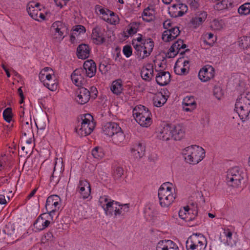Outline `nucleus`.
<instances>
[{
    "label": "nucleus",
    "instance_id": "obj_11",
    "mask_svg": "<svg viewBox=\"0 0 250 250\" xmlns=\"http://www.w3.org/2000/svg\"><path fill=\"white\" fill-rule=\"evenodd\" d=\"M214 76V68L209 65H205L199 71L198 77L200 80L206 82L213 78Z\"/></svg>",
    "mask_w": 250,
    "mask_h": 250
},
{
    "label": "nucleus",
    "instance_id": "obj_19",
    "mask_svg": "<svg viewBox=\"0 0 250 250\" xmlns=\"http://www.w3.org/2000/svg\"><path fill=\"white\" fill-rule=\"evenodd\" d=\"M170 81V75L168 72L160 71L156 77L157 83L161 86L167 84Z\"/></svg>",
    "mask_w": 250,
    "mask_h": 250
},
{
    "label": "nucleus",
    "instance_id": "obj_42",
    "mask_svg": "<svg viewBox=\"0 0 250 250\" xmlns=\"http://www.w3.org/2000/svg\"><path fill=\"white\" fill-rule=\"evenodd\" d=\"M150 10V9L148 8L144 10L143 14V19L144 21H149L152 20L153 13Z\"/></svg>",
    "mask_w": 250,
    "mask_h": 250
},
{
    "label": "nucleus",
    "instance_id": "obj_53",
    "mask_svg": "<svg viewBox=\"0 0 250 250\" xmlns=\"http://www.w3.org/2000/svg\"><path fill=\"white\" fill-rule=\"evenodd\" d=\"M42 82L43 83L44 85L51 91H54L57 88V85L55 83H46L45 81Z\"/></svg>",
    "mask_w": 250,
    "mask_h": 250
},
{
    "label": "nucleus",
    "instance_id": "obj_45",
    "mask_svg": "<svg viewBox=\"0 0 250 250\" xmlns=\"http://www.w3.org/2000/svg\"><path fill=\"white\" fill-rule=\"evenodd\" d=\"M178 53V51L176 48L174 47V45L172 44L169 48V51L167 53L166 56L167 58H171L174 57Z\"/></svg>",
    "mask_w": 250,
    "mask_h": 250
},
{
    "label": "nucleus",
    "instance_id": "obj_62",
    "mask_svg": "<svg viewBox=\"0 0 250 250\" xmlns=\"http://www.w3.org/2000/svg\"><path fill=\"white\" fill-rule=\"evenodd\" d=\"M170 247H168L167 250H178V248L177 245L171 241V244H170Z\"/></svg>",
    "mask_w": 250,
    "mask_h": 250
},
{
    "label": "nucleus",
    "instance_id": "obj_13",
    "mask_svg": "<svg viewBox=\"0 0 250 250\" xmlns=\"http://www.w3.org/2000/svg\"><path fill=\"white\" fill-rule=\"evenodd\" d=\"M82 70L86 77L89 78L92 77L95 75L96 72L95 62L92 60H88L85 61Z\"/></svg>",
    "mask_w": 250,
    "mask_h": 250
},
{
    "label": "nucleus",
    "instance_id": "obj_27",
    "mask_svg": "<svg viewBox=\"0 0 250 250\" xmlns=\"http://www.w3.org/2000/svg\"><path fill=\"white\" fill-rule=\"evenodd\" d=\"M149 67L143 68L141 73L142 78L146 81H150L153 76V69L151 66Z\"/></svg>",
    "mask_w": 250,
    "mask_h": 250
},
{
    "label": "nucleus",
    "instance_id": "obj_38",
    "mask_svg": "<svg viewBox=\"0 0 250 250\" xmlns=\"http://www.w3.org/2000/svg\"><path fill=\"white\" fill-rule=\"evenodd\" d=\"M139 24L137 22L130 23L127 26L126 32L128 33V36L132 35L137 32Z\"/></svg>",
    "mask_w": 250,
    "mask_h": 250
},
{
    "label": "nucleus",
    "instance_id": "obj_41",
    "mask_svg": "<svg viewBox=\"0 0 250 250\" xmlns=\"http://www.w3.org/2000/svg\"><path fill=\"white\" fill-rule=\"evenodd\" d=\"M95 9L97 13L99 12L100 14H102L104 16V15H105L106 14H109V16H114V13L108 9H104L102 7V6L97 5L95 6Z\"/></svg>",
    "mask_w": 250,
    "mask_h": 250
},
{
    "label": "nucleus",
    "instance_id": "obj_6",
    "mask_svg": "<svg viewBox=\"0 0 250 250\" xmlns=\"http://www.w3.org/2000/svg\"><path fill=\"white\" fill-rule=\"evenodd\" d=\"M244 173L240 171L238 167L229 169L226 176V182L230 187H238L244 179Z\"/></svg>",
    "mask_w": 250,
    "mask_h": 250
},
{
    "label": "nucleus",
    "instance_id": "obj_21",
    "mask_svg": "<svg viewBox=\"0 0 250 250\" xmlns=\"http://www.w3.org/2000/svg\"><path fill=\"white\" fill-rule=\"evenodd\" d=\"M157 137L163 141H167L171 138V127L168 125H165L159 131Z\"/></svg>",
    "mask_w": 250,
    "mask_h": 250
},
{
    "label": "nucleus",
    "instance_id": "obj_57",
    "mask_svg": "<svg viewBox=\"0 0 250 250\" xmlns=\"http://www.w3.org/2000/svg\"><path fill=\"white\" fill-rule=\"evenodd\" d=\"M74 31L79 32V33H81L82 32H85V28L83 26L81 25H77L75 27V28L74 29Z\"/></svg>",
    "mask_w": 250,
    "mask_h": 250
},
{
    "label": "nucleus",
    "instance_id": "obj_16",
    "mask_svg": "<svg viewBox=\"0 0 250 250\" xmlns=\"http://www.w3.org/2000/svg\"><path fill=\"white\" fill-rule=\"evenodd\" d=\"M180 31L177 26L172 27L169 30L165 31L162 35L163 41L168 42L175 39L179 34Z\"/></svg>",
    "mask_w": 250,
    "mask_h": 250
},
{
    "label": "nucleus",
    "instance_id": "obj_4",
    "mask_svg": "<svg viewBox=\"0 0 250 250\" xmlns=\"http://www.w3.org/2000/svg\"><path fill=\"white\" fill-rule=\"evenodd\" d=\"M95 122L90 114H83L81 116V122L76 128V132L82 136L89 135L95 127Z\"/></svg>",
    "mask_w": 250,
    "mask_h": 250
},
{
    "label": "nucleus",
    "instance_id": "obj_63",
    "mask_svg": "<svg viewBox=\"0 0 250 250\" xmlns=\"http://www.w3.org/2000/svg\"><path fill=\"white\" fill-rule=\"evenodd\" d=\"M171 26V22L169 20H167L163 23V27L165 29H168Z\"/></svg>",
    "mask_w": 250,
    "mask_h": 250
},
{
    "label": "nucleus",
    "instance_id": "obj_34",
    "mask_svg": "<svg viewBox=\"0 0 250 250\" xmlns=\"http://www.w3.org/2000/svg\"><path fill=\"white\" fill-rule=\"evenodd\" d=\"M27 12L29 15L33 19L39 21L40 20L38 19L39 13L40 12V10L38 8H35L32 6H28L27 8Z\"/></svg>",
    "mask_w": 250,
    "mask_h": 250
},
{
    "label": "nucleus",
    "instance_id": "obj_51",
    "mask_svg": "<svg viewBox=\"0 0 250 250\" xmlns=\"http://www.w3.org/2000/svg\"><path fill=\"white\" fill-rule=\"evenodd\" d=\"M171 186H172V184L168 182L164 183L161 186V187L160 188L159 190H167V191L169 192V193H172V192H171L172 188L171 187Z\"/></svg>",
    "mask_w": 250,
    "mask_h": 250
},
{
    "label": "nucleus",
    "instance_id": "obj_55",
    "mask_svg": "<svg viewBox=\"0 0 250 250\" xmlns=\"http://www.w3.org/2000/svg\"><path fill=\"white\" fill-rule=\"evenodd\" d=\"M58 28L59 29V30H56V34H58V35L56 36V38L62 39L63 37L62 38V36L63 34V29L64 28L63 24H62V26H58Z\"/></svg>",
    "mask_w": 250,
    "mask_h": 250
},
{
    "label": "nucleus",
    "instance_id": "obj_2",
    "mask_svg": "<svg viewBox=\"0 0 250 250\" xmlns=\"http://www.w3.org/2000/svg\"><path fill=\"white\" fill-rule=\"evenodd\" d=\"M183 154L188 163L195 165L203 159L205 156V151L199 146H191L185 148Z\"/></svg>",
    "mask_w": 250,
    "mask_h": 250
},
{
    "label": "nucleus",
    "instance_id": "obj_64",
    "mask_svg": "<svg viewBox=\"0 0 250 250\" xmlns=\"http://www.w3.org/2000/svg\"><path fill=\"white\" fill-rule=\"evenodd\" d=\"M7 203L6 200L5 196L0 194V204H6Z\"/></svg>",
    "mask_w": 250,
    "mask_h": 250
},
{
    "label": "nucleus",
    "instance_id": "obj_1",
    "mask_svg": "<svg viewBox=\"0 0 250 250\" xmlns=\"http://www.w3.org/2000/svg\"><path fill=\"white\" fill-rule=\"evenodd\" d=\"M234 109L242 120L249 119L250 116V93L242 94L239 97Z\"/></svg>",
    "mask_w": 250,
    "mask_h": 250
},
{
    "label": "nucleus",
    "instance_id": "obj_39",
    "mask_svg": "<svg viewBox=\"0 0 250 250\" xmlns=\"http://www.w3.org/2000/svg\"><path fill=\"white\" fill-rule=\"evenodd\" d=\"M12 108L11 107L6 108L3 112V119L5 121L10 123L12 118Z\"/></svg>",
    "mask_w": 250,
    "mask_h": 250
},
{
    "label": "nucleus",
    "instance_id": "obj_48",
    "mask_svg": "<svg viewBox=\"0 0 250 250\" xmlns=\"http://www.w3.org/2000/svg\"><path fill=\"white\" fill-rule=\"evenodd\" d=\"M199 0H183L187 2L189 5L190 7L193 9H196L199 6L198 3Z\"/></svg>",
    "mask_w": 250,
    "mask_h": 250
},
{
    "label": "nucleus",
    "instance_id": "obj_17",
    "mask_svg": "<svg viewBox=\"0 0 250 250\" xmlns=\"http://www.w3.org/2000/svg\"><path fill=\"white\" fill-rule=\"evenodd\" d=\"M99 203L100 206L104 208L105 212L108 214L110 213V212L109 213L110 208L113 207L114 204L117 205L118 204V202L112 200L106 195L100 197Z\"/></svg>",
    "mask_w": 250,
    "mask_h": 250
},
{
    "label": "nucleus",
    "instance_id": "obj_47",
    "mask_svg": "<svg viewBox=\"0 0 250 250\" xmlns=\"http://www.w3.org/2000/svg\"><path fill=\"white\" fill-rule=\"evenodd\" d=\"M59 180H60L59 176L56 175L55 174L54 171L50 177V184L53 186H55L58 183Z\"/></svg>",
    "mask_w": 250,
    "mask_h": 250
},
{
    "label": "nucleus",
    "instance_id": "obj_36",
    "mask_svg": "<svg viewBox=\"0 0 250 250\" xmlns=\"http://www.w3.org/2000/svg\"><path fill=\"white\" fill-rule=\"evenodd\" d=\"M231 5V3L229 0H219L216 4V8L221 10L227 9Z\"/></svg>",
    "mask_w": 250,
    "mask_h": 250
},
{
    "label": "nucleus",
    "instance_id": "obj_15",
    "mask_svg": "<svg viewBox=\"0 0 250 250\" xmlns=\"http://www.w3.org/2000/svg\"><path fill=\"white\" fill-rule=\"evenodd\" d=\"M171 138L174 140H182L185 135V127L181 124H178L171 127Z\"/></svg>",
    "mask_w": 250,
    "mask_h": 250
},
{
    "label": "nucleus",
    "instance_id": "obj_43",
    "mask_svg": "<svg viewBox=\"0 0 250 250\" xmlns=\"http://www.w3.org/2000/svg\"><path fill=\"white\" fill-rule=\"evenodd\" d=\"M183 105L187 106H192L195 107L196 103L193 97L187 96L185 98L183 101Z\"/></svg>",
    "mask_w": 250,
    "mask_h": 250
},
{
    "label": "nucleus",
    "instance_id": "obj_40",
    "mask_svg": "<svg viewBox=\"0 0 250 250\" xmlns=\"http://www.w3.org/2000/svg\"><path fill=\"white\" fill-rule=\"evenodd\" d=\"M210 27L212 30H220L223 28V22L222 21L214 20L211 22Z\"/></svg>",
    "mask_w": 250,
    "mask_h": 250
},
{
    "label": "nucleus",
    "instance_id": "obj_14",
    "mask_svg": "<svg viewBox=\"0 0 250 250\" xmlns=\"http://www.w3.org/2000/svg\"><path fill=\"white\" fill-rule=\"evenodd\" d=\"M77 96L76 101L81 104H84L87 103L90 98V93L86 88L82 87L76 92Z\"/></svg>",
    "mask_w": 250,
    "mask_h": 250
},
{
    "label": "nucleus",
    "instance_id": "obj_23",
    "mask_svg": "<svg viewBox=\"0 0 250 250\" xmlns=\"http://www.w3.org/2000/svg\"><path fill=\"white\" fill-rule=\"evenodd\" d=\"M207 16L206 12H200L196 15L193 17L191 21V23L194 28L201 25L206 19Z\"/></svg>",
    "mask_w": 250,
    "mask_h": 250
},
{
    "label": "nucleus",
    "instance_id": "obj_24",
    "mask_svg": "<svg viewBox=\"0 0 250 250\" xmlns=\"http://www.w3.org/2000/svg\"><path fill=\"white\" fill-rule=\"evenodd\" d=\"M92 37L97 44H101L104 42V38L101 34L99 27H96L93 29Z\"/></svg>",
    "mask_w": 250,
    "mask_h": 250
},
{
    "label": "nucleus",
    "instance_id": "obj_25",
    "mask_svg": "<svg viewBox=\"0 0 250 250\" xmlns=\"http://www.w3.org/2000/svg\"><path fill=\"white\" fill-rule=\"evenodd\" d=\"M174 72L179 75H185L188 73L189 70V66L187 67L182 66L180 64V61H177L175 63L174 68Z\"/></svg>",
    "mask_w": 250,
    "mask_h": 250
},
{
    "label": "nucleus",
    "instance_id": "obj_35",
    "mask_svg": "<svg viewBox=\"0 0 250 250\" xmlns=\"http://www.w3.org/2000/svg\"><path fill=\"white\" fill-rule=\"evenodd\" d=\"M92 155L97 159H101L104 155L103 149L102 147L96 146L92 151Z\"/></svg>",
    "mask_w": 250,
    "mask_h": 250
},
{
    "label": "nucleus",
    "instance_id": "obj_12",
    "mask_svg": "<svg viewBox=\"0 0 250 250\" xmlns=\"http://www.w3.org/2000/svg\"><path fill=\"white\" fill-rule=\"evenodd\" d=\"M77 191H79L83 199L87 198L91 193L90 184L85 180H80L78 184Z\"/></svg>",
    "mask_w": 250,
    "mask_h": 250
},
{
    "label": "nucleus",
    "instance_id": "obj_9",
    "mask_svg": "<svg viewBox=\"0 0 250 250\" xmlns=\"http://www.w3.org/2000/svg\"><path fill=\"white\" fill-rule=\"evenodd\" d=\"M158 197L160 204L162 207H168L174 201L175 197L172 193L167 190H158Z\"/></svg>",
    "mask_w": 250,
    "mask_h": 250
},
{
    "label": "nucleus",
    "instance_id": "obj_58",
    "mask_svg": "<svg viewBox=\"0 0 250 250\" xmlns=\"http://www.w3.org/2000/svg\"><path fill=\"white\" fill-rule=\"evenodd\" d=\"M58 26H62V23L60 21H57L54 22L52 25V28H53L55 31L59 30Z\"/></svg>",
    "mask_w": 250,
    "mask_h": 250
},
{
    "label": "nucleus",
    "instance_id": "obj_22",
    "mask_svg": "<svg viewBox=\"0 0 250 250\" xmlns=\"http://www.w3.org/2000/svg\"><path fill=\"white\" fill-rule=\"evenodd\" d=\"M90 49L88 45L82 44L77 49V56L79 59H85L89 57Z\"/></svg>",
    "mask_w": 250,
    "mask_h": 250
},
{
    "label": "nucleus",
    "instance_id": "obj_59",
    "mask_svg": "<svg viewBox=\"0 0 250 250\" xmlns=\"http://www.w3.org/2000/svg\"><path fill=\"white\" fill-rule=\"evenodd\" d=\"M48 73H45L44 71H41L39 75V77L41 81H45V75H47Z\"/></svg>",
    "mask_w": 250,
    "mask_h": 250
},
{
    "label": "nucleus",
    "instance_id": "obj_31",
    "mask_svg": "<svg viewBox=\"0 0 250 250\" xmlns=\"http://www.w3.org/2000/svg\"><path fill=\"white\" fill-rule=\"evenodd\" d=\"M154 104L157 107H161L166 102L167 99L162 93H159L153 99Z\"/></svg>",
    "mask_w": 250,
    "mask_h": 250
},
{
    "label": "nucleus",
    "instance_id": "obj_26",
    "mask_svg": "<svg viewBox=\"0 0 250 250\" xmlns=\"http://www.w3.org/2000/svg\"><path fill=\"white\" fill-rule=\"evenodd\" d=\"M131 151L135 158L140 159L145 154V147L142 144L139 143L136 146L135 148L132 149Z\"/></svg>",
    "mask_w": 250,
    "mask_h": 250
},
{
    "label": "nucleus",
    "instance_id": "obj_7",
    "mask_svg": "<svg viewBox=\"0 0 250 250\" xmlns=\"http://www.w3.org/2000/svg\"><path fill=\"white\" fill-rule=\"evenodd\" d=\"M61 201V198L57 195H52L49 196L46 200L45 206L47 213L53 215V213L59 209Z\"/></svg>",
    "mask_w": 250,
    "mask_h": 250
},
{
    "label": "nucleus",
    "instance_id": "obj_18",
    "mask_svg": "<svg viewBox=\"0 0 250 250\" xmlns=\"http://www.w3.org/2000/svg\"><path fill=\"white\" fill-rule=\"evenodd\" d=\"M121 128L117 123L109 122L104 125L103 127V130L105 135L112 137L117 132L120 131Z\"/></svg>",
    "mask_w": 250,
    "mask_h": 250
},
{
    "label": "nucleus",
    "instance_id": "obj_8",
    "mask_svg": "<svg viewBox=\"0 0 250 250\" xmlns=\"http://www.w3.org/2000/svg\"><path fill=\"white\" fill-rule=\"evenodd\" d=\"M53 215H51L47 212L40 215L34 223V227L39 230H42L47 228L52 221Z\"/></svg>",
    "mask_w": 250,
    "mask_h": 250
},
{
    "label": "nucleus",
    "instance_id": "obj_56",
    "mask_svg": "<svg viewBox=\"0 0 250 250\" xmlns=\"http://www.w3.org/2000/svg\"><path fill=\"white\" fill-rule=\"evenodd\" d=\"M22 126H27V128H28L27 133L29 136H32L33 135L32 130V125H31L29 124L28 122H26L22 125Z\"/></svg>",
    "mask_w": 250,
    "mask_h": 250
},
{
    "label": "nucleus",
    "instance_id": "obj_37",
    "mask_svg": "<svg viewBox=\"0 0 250 250\" xmlns=\"http://www.w3.org/2000/svg\"><path fill=\"white\" fill-rule=\"evenodd\" d=\"M238 13L242 15H248L250 13V3H245L239 7Z\"/></svg>",
    "mask_w": 250,
    "mask_h": 250
},
{
    "label": "nucleus",
    "instance_id": "obj_10",
    "mask_svg": "<svg viewBox=\"0 0 250 250\" xmlns=\"http://www.w3.org/2000/svg\"><path fill=\"white\" fill-rule=\"evenodd\" d=\"M82 68L76 69L71 75V79L74 83L77 86L81 87L84 85L86 81L85 79L86 75L83 71Z\"/></svg>",
    "mask_w": 250,
    "mask_h": 250
},
{
    "label": "nucleus",
    "instance_id": "obj_28",
    "mask_svg": "<svg viewBox=\"0 0 250 250\" xmlns=\"http://www.w3.org/2000/svg\"><path fill=\"white\" fill-rule=\"evenodd\" d=\"M117 206L118 207H115V209L114 210V215L115 216L118 215L123 214L129 211V205L128 204L120 205L118 203Z\"/></svg>",
    "mask_w": 250,
    "mask_h": 250
},
{
    "label": "nucleus",
    "instance_id": "obj_30",
    "mask_svg": "<svg viewBox=\"0 0 250 250\" xmlns=\"http://www.w3.org/2000/svg\"><path fill=\"white\" fill-rule=\"evenodd\" d=\"M111 137L115 144L119 145L124 140L125 136L121 128L120 131L117 132Z\"/></svg>",
    "mask_w": 250,
    "mask_h": 250
},
{
    "label": "nucleus",
    "instance_id": "obj_20",
    "mask_svg": "<svg viewBox=\"0 0 250 250\" xmlns=\"http://www.w3.org/2000/svg\"><path fill=\"white\" fill-rule=\"evenodd\" d=\"M144 47V54L143 58L149 56L152 52L154 47V42L150 38L145 39L141 43Z\"/></svg>",
    "mask_w": 250,
    "mask_h": 250
},
{
    "label": "nucleus",
    "instance_id": "obj_32",
    "mask_svg": "<svg viewBox=\"0 0 250 250\" xmlns=\"http://www.w3.org/2000/svg\"><path fill=\"white\" fill-rule=\"evenodd\" d=\"M132 45L136 50L135 53L137 56L138 58L140 59H144L145 58L142 57L144 54L143 45L141 43L139 44L135 43V41H132Z\"/></svg>",
    "mask_w": 250,
    "mask_h": 250
},
{
    "label": "nucleus",
    "instance_id": "obj_44",
    "mask_svg": "<svg viewBox=\"0 0 250 250\" xmlns=\"http://www.w3.org/2000/svg\"><path fill=\"white\" fill-rule=\"evenodd\" d=\"M173 44L174 45V47H175L178 51V53H179L181 49H184L187 47L186 44L184 43L183 41L180 39L175 42Z\"/></svg>",
    "mask_w": 250,
    "mask_h": 250
},
{
    "label": "nucleus",
    "instance_id": "obj_60",
    "mask_svg": "<svg viewBox=\"0 0 250 250\" xmlns=\"http://www.w3.org/2000/svg\"><path fill=\"white\" fill-rule=\"evenodd\" d=\"M109 14H106L105 15H104V16H102V19H103L104 21H107V22L108 23H113L114 21H111L110 20H109Z\"/></svg>",
    "mask_w": 250,
    "mask_h": 250
},
{
    "label": "nucleus",
    "instance_id": "obj_49",
    "mask_svg": "<svg viewBox=\"0 0 250 250\" xmlns=\"http://www.w3.org/2000/svg\"><path fill=\"white\" fill-rule=\"evenodd\" d=\"M124 55L127 57H129L132 53V48L130 45H125L123 50Z\"/></svg>",
    "mask_w": 250,
    "mask_h": 250
},
{
    "label": "nucleus",
    "instance_id": "obj_46",
    "mask_svg": "<svg viewBox=\"0 0 250 250\" xmlns=\"http://www.w3.org/2000/svg\"><path fill=\"white\" fill-rule=\"evenodd\" d=\"M213 94L214 96L218 100H220L223 96V91L219 86H214L213 89Z\"/></svg>",
    "mask_w": 250,
    "mask_h": 250
},
{
    "label": "nucleus",
    "instance_id": "obj_5",
    "mask_svg": "<svg viewBox=\"0 0 250 250\" xmlns=\"http://www.w3.org/2000/svg\"><path fill=\"white\" fill-rule=\"evenodd\" d=\"M206 246V239L201 234H193L186 242L187 250H205Z\"/></svg>",
    "mask_w": 250,
    "mask_h": 250
},
{
    "label": "nucleus",
    "instance_id": "obj_61",
    "mask_svg": "<svg viewBox=\"0 0 250 250\" xmlns=\"http://www.w3.org/2000/svg\"><path fill=\"white\" fill-rule=\"evenodd\" d=\"M247 37H244L243 38V39H242L240 41H239V45H241V46H242L243 47H247V46H248V44H247L245 42L246 41H247Z\"/></svg>",
    "mask_w": 250,
    "mask_h": 250
},
{
    "label": "nucleus",
    "instance_id": "obj_33",
    "mask_svg": "<svg viewBox=\"0 0 250 250\" xmlns=\"http://www.w3.org/2000/svg\"><path fill=\"white\" fill-rule=\"evenodd\" d=\"M171 240H164L160 241L157 245L156 250H167L168 247H170Z\"/></svg>",
    "mask_w": 250,
    "mask_h": 250
},
{
    "label": "nucleus",
    "instance_id": "obj_50",
    "mask_svg": "<svg viewBox=\"0 0 250 250\" xmlns=\"http://www.w3.org/2000/svg\"><path fill=\"white\" fill-rule=\"evenodd\" d=\"M124 173V170L123 168L121 167H117L114 172V176L116 179H119L123 174Z\"/></svg>",
    "mask_w": 250,
    "mask_h": 250
},
{
    "label": "nucleus",
    "instance_id": "obj_3",
    "mask_svg": "<svg viewBox=\"0 0 250 250\" xmlns=\"http://www.w3.org/2000/svg\"><path fill=\"white\" fill-rule=\"evenodd\" d=\"M133 115L136 121L142 126L147 127L151 124V112L143 105L135 106L133 110Z\"/></svg>",
    "mask_w": 250,
    "mask_h": 250
},
{
    "label": "nucleus",
    "instance_id": "obj_52",
    "mask_svg": "<svg viewBox=\"0 0 250 250\" xmlns=\"http://www.w3.org/2000/svg\"><path fill=\"white\" fill-rule=\"evenodd\" d=\"M179 8L181 9V10L178 11V16H182L184 15V14L187 12L188 10V7L186 4L181 3L179 7Z\"/></svg>",
    "mask_w": 250,
    "mask_h": 250
},
{
    "label": "nucleus",
    "instance_id": "obj_54",
    "mask_svg": "<svg viewBox=\"0 0 250 250\" xmlns=\"http://www.w3.org/2000/svg\"><path fill=\"white\" fill-rule=\"evenodd\" d=\"M179 216L180 218H181L182 219L185 220L187 221H189V220H192V219L191 218L188 219L187 213L185 212V211L180 210L179 211Z\"/></svg>",
    "mask_w": 250,
    "mask_h": 250
},
{
    "label": "nucleus",
    "instance_id": "obj_29",
    "mask_svg": "<svg viewBox=\"0 0 250 250\" xmlns=\"http://www.w3.org/2000/svg\"><path fill=\"white\" fill-rule=\"evenodd\" d=\"M111 90L115 94L118 95L120 94L123 90V85L121 80H118L113 82Z\"/></svg>",
    "mask_w": 250,
    "mask_h": 250
}]
</instances>
